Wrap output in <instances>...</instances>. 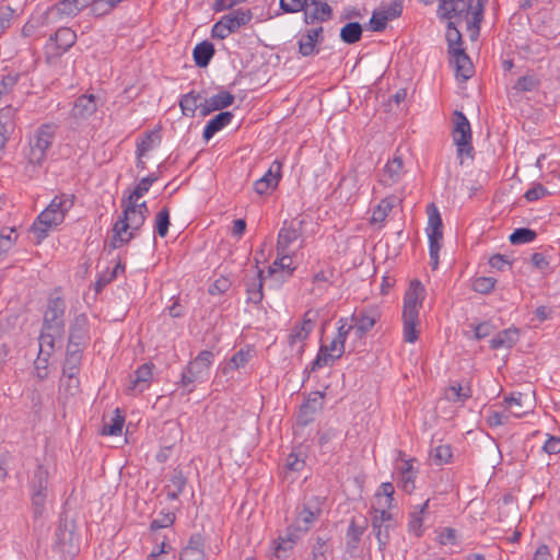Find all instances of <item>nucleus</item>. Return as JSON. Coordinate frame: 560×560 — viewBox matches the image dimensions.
I'll return each instance as SVG.
<instances>
[{
  "mask_svg": "<svg viewBox=\"0 0 560 560\" xmlns=\"http://www.w3.org/2000/svg\"><path fill=\"white\" fill-rule=\"evenodd\" d=\"M487 1L488 0H440L438 15L440 19H452L464 22L470 39L476 40L479 36Z\"/></svg>",
  "mask_w": 560,
  "mask_h": 560,
  "instance_id": "obj_1",
  "label": "nucleus"
},
{
  "mask_svg": "<svg viewBox=\"0 0 560 560\" xmlns=\"http://www.w3.org/2000/svg\"><path fill=\"white\" fill-rule=\"evenodd\" d=\"M121 215L113 226V236L109 243L112 249L119 248L135 238L149 215L145 201L133 203L121 200Z\"/></svg>",
  "mask_w": 560,
  "mask_h": 560,
  "instance_id": "obj_2",
  "label": "nucleus"
},
{
  "mask_svg": "<svg viewBox=\"0 0 560 560\" xmlns=\"http://www.w3.org/2000/svg\"><path fill=\"white\" fill-rule=\"evenodd\" d=\"M425 298V290L419 280H412L404 295L402 334L404 340L413 343L419 338V313Z\"/></svg>",
  "mask_w": 560,
  "mask_h": 560,
  "instance_id": "obj_3",
  "label": "nucleus"
},
{
  "mask_svg": "<svg viewBox=\"0 0 560 560\" xmlns=\"http://www.w3.org/2000/svg\"><path fill=\"white\" fill-rule=\"evenodd\" d=\"M214 362V353L203 350L190 360L183 369L178 385L185 393L190 394L195 390L196 384L205 383L210 375V369Z\"/></svg>",
  "mask_w": 560,
  "mask_h": 560,
  "instance_id": "obj_4",
  "label": "nucleus"
},
{
  "mask_svg": "<svg viewBox=\"0 0 560 560\" xmlns=\"http://www.w3.org/2000/svg\"><path fill=\"white\" fill-rule=\"evenodd\" d=\"M56 130L55 124H44L37 128L30 141V163L40 165L45 161L47 151L55 140Z\"/></svg>",
  "mask_w": 560,
  "mask_h": 560,
  "instance_id": "obj_5",
  "label": "nucleus"
},
{
  "mask_svg": "<svg viewBox=\"0 0 560 560\" xmlns=\"http://www.w3.org/2000/svg\"><path fill=\"white\" fill-rule=\"evenodd\" d=\"M453 130L452 138L457 147V154L459 158H472V135L471 127L467 117L459 110L453 113Z\"/></svg>",
  "mask_w": 560,
  "mask_h": 560,
  "instance_id": "obj_6",
  "label": "nucleus"
},
{
  "mask_svg": "<svg viewBox=\"0 0 560 560\" xmlns=\"http://www.w3.org/2000/svg\"><path fill=\"white\" fill-rule=\"evenodd\" d=\"M428 237H429V254H430V266L432 269H436L439 266V252L441 249V242L443 238L442 232V219L438 208L431 203L428 206Z\"/></svg>",
  "mask_w": 560,
  "mask_h": 560,
  "instance_id": "obj_7",
  "label": "nucleus"
},
{
  "mask_svg": "<svg viewBox=\"0 0 560 560\" xmlns=\"http://www.w3.org/2000/svg\"><path fill=\"white\" fill-rule=\"evenodd\" d=\"M48 488V471L38 466L31 481L32 508L35 517H40L45 511Z\"/></svg>",
  "mask_w": 560,
  "mask_h": 560,
  "instance_id": "obj_8",
  "label": "nucleus"
},
{
  "mask_svg": "<svg viewBox=\"0 0 560 560\" xmlns=\"http://www.w3.org/2000/svg\"><path fill=\"white\" fill-rule=\"evenodd\" d=\"M322 504L323 500L319 497H312L305 503L298 506L292 523L295 528L306 534L322 514Z\"/></svg>",
  "mask_w": 560,
  "mask_h": 560,
  "instance_id": "obj_9",
  "label": "nucleus"
},
{
  "mask_svg": "<svg viewBox=\"0 0 560 560\" xmlns=\"http://www.w3.org/2000/svg\"><path fill=\"white\" fill-rule=\"evenodd\" d=\"M315 326V318L311 311H307L301 323H296L288 335V345L291 351L302 355L305 348V341Z\"/></svg>",
  "mask_w": 560,
  "mask_h": 560,
  "instance_id": "obj_10",
  "label": "nucleus"
},
{
  "mask_svg": "<svg viewBox=\"0 0 560 560\" xmlns=\"http://www.w3.org/2000/svg\"><path fill=\"white\" fill-rule=\"evenodd\" d=\"M371 525L378 542V549L384 550L390 540L389 533L395 527L392 513L386 510L374 509Z\"/></svg>",
  "mask_w": 560,
  "mask_h": 560,
  "instance_id": "obj_11",
  "label": "nucleus"
},
{
  "mask_svg": "<svg viewBox=\"0 0 560 560\" xmlns=\"http://www.w3.org/2000/svg\"><path fill=\"white\" fill-rule=\"evenodd\" d=\"M65 300L60 296L50 298L44 314L43 328L57 334L63 332Z\"/></svg>",
  "mask_w": 560,
  "mask_h": 560,
  "instance_id": "obj_12",
  "label": "nucleus"
},
{
  "mask_svg": "<svg viewBox=\"0 0 560 560\" xmlns=\"http://www.w3.org/2000/svg\"><path fill=\"white\" fill-rule=\"evenodd\" d=\"M406 173L404 160L397 151L378 173V183L384 187H392L399 184Z\"/></svg>",
  "mask_w": 560,
  "mask_h": 560,
  "instance_id": "obj_13",
  "label": "nucleus"
},
{
  "mask_svg": "<svg viewBox=\"0 0 560 560\" xmlns=\"http://www.w3.org/2000/svg\"><path fill=\"white\" fill-rule=\"evenodd\" d=\"M89 0H61L55 5L50 7L43 18L46 22L56 21L62 16H75L84 8L89 5Z\"/></svg>",
  "mask_w": 560,
  "mask_h": 560,
  "instance_id": "obj_14",
  "label": "nucleus"
},
{
  "mask_svg": "<svg viewBox=\"0 0 560 560\" xmlns=\"http://www.w3.org/2000/svg\"><path fill=\"white\" fill-rule=\"evenodd\" d=\"M381 318V312L376 306H368L351 315V323L354 326L355 335L361 338L370 331Z\"/></svg>",
  "mask_w": 560,
  "mask_h": 560,
  "instance_id": "obj_15",
  "label": "nucleus"
},
{
  "mask_svg": "<svg viewBox=\"0 0 560 560\" xmlns=\"http://www.w3.org/2000/svg\"><path fill=\"white\" fill-rule=\"evenodd\" d=\"M90 340L89 319L85 314L77 315L69 328L68 347L84 349Z\"/></svg>",
  "mask_w": 560,
  "mask_h": 560,
  "instance_id": "obj_16",
  "label": "nucleus"
},
{
  "mask_svg": "<svg viewBox=\"0 0 560 560\" xmlns=\"http://www.w3.org/2000/svg\"><path fill=\"white\" fill-rule=\"evenodd\" d=\"M345 353V345L334 338L329 345H322L315 360L312 362V370L331 365Z\"/></svg>",
  "mask_w": 560,
  "mask_h": 560,
  "instance_id": "obj_17",
  "label": "nucleus"
},
{
  "mask_svg": "<svg viewBox=\"0 0 560 560\" xmlns=\"http://www.w3.org/2000/svg\"><path fill=\"white\" fill-rule=\"evenodd\" d=\"M324 40V28L318 25L301 32L298 39L299 54L308 57L318 52L317 44Z\"/></svg>",
  "mask_w": 560,
  "mask_h": 560,
  "instance_id": "obj_18",
  "label": "nucleus"
},
{
  "mask_svg": "<svg viewBox=\"0 0 560 560\" xmlns=\"http://www.w3.org/2000/svg\"><path fill=\"white\" fill-rule=\"evenodd\" d=\"M282 177V164L278 160L273 161L259 179L254 183V190L258 195H267L277 188Z\"/></svg>",
  "mask_w": 560,
  "mask_h": 560,
  "instance_id": "obj_19",
  "label": "nucleus"
},
{
  "mask_svg": "<svg viewBox=\"0 0 560 560\" xmlns=\"http://www.w3.org/2000/svg\"><path fill=\"white\" fill-rule=\"evenodd\" d=\"M306 8L304 9V22L307 25L327 22L332 18V9L326 0H308Z\"/></svg>",
  "mask_w": 560,
  "mask_h": 560,
  "instance_id": "obj_20",
  "label": "nucleus"
},
{
  "mask_svg": "<svg viewBox=\"0 0 560 560\" xmlns=\"http://www.w3.org/2000/svg\"><path fill=\"white\" fill-rule=\"evenodd\" d=\"M301 224V221H292L290 224L284 222L278 234L277 253H289L290 246L302 237Z\"/></svg>",
  "mask_w": 560,
  "mask_h": 560,
  "instance_id": "obj_21",
  "label": "nucleus"
},
{
  "mask_svg": "<svg viewBox=\"0 0 560 560\" xmlns=\"http://www.w3.org/2000/svg\"><path fill=\"white\" fill-rule=\"evenodd\" d=\"M63 220L61 217H57L54 212L49 211L48 208L43 210L35 222L32 225L33 233L37 236L38 242L45 238L48 234V231L51 228H55L61 224Z\"/></svg>",
  "mask_w": 560,
  "mask_h": 560,
  "instance_id": "obj_22",
  "label": "nucleus"
},
{
  "mask_svg": "<svg viewBox=\"0 0 560 560\" xmlns=\"http://www.w3.org/2000/svg\"><path fill=\"white\" fill-rule=\"evenodd\" d=\"M97 98L93 94L79 96L71 109V116L75 119H88L97 110Z\"/></svg>",
  "mask_w": 560,
  "mask_h": 560,
  "instance_id": "obj_23",
  "label": "nucleus"
},
{
  "mask_svg": "<svg viewBox=\"0 0 560 560\" xmlns=\"http://www.w3.org/2000/svg\"><path fill=\"white\" fill-rule=\"evenodd\" d=\"M152 368L153 364L144 363L140 365L136 372L133 377L130 381V385L127 390L132 394H141L143 393L151 383L152 380Z\"/></svg>",
  "mask_w": 560,
  "mask_h": 560,
  "instance_id": "obj_24",
  "label": "nucleus"
},
{
  "mask_svg": "<svg viewBox=\"0 0 560 560\" xmlns=\"http://www.w3.org/2000/svg\"><path fill=\"white\" fill-rule=\"evenodd\" d=\"M234 100L235 97L232 93L220 91L218 94L206 98L205 102L200 104V113L206 116L214 110H221L232 105Z\"/></svg>",
  "mask_w": 560,
  "mask_h": 560,
  "instance_id": "obj_25",
  "label": "nucleus"
},
{
  "mask_svg": "<svg viewBox=\"0 0 560 560\" xmlns=\"http://www.w3.org/2000/svg\"><path fill=\"white\" fill-rule=\"evenodd\" d=\"M402 192L404 190L400 191V195H390L383 198L373 210L371 223H383L390 213V211L393 210V208L401 203Z\"/></svg>",
  "mask_w": 560,
  "mask_h": 560,
  "instance_id": "obj_26",
  "label": "nucleus"
},
{
  "mask_svg": "<svg viewBox=\"0 0 560 560\" xmlns=\"http://www.w3.org/2000/svg\"><path fill=\"white\" fill-rule=\"evenodd\" d=\"M450 55L455 63L456 75L460 77L463 80H468L474 73V68L465 49L457 48Z\"/></svg>",
  "mask_w": 560,
  "mask_h": 560,
  "instance_id": "obj_27",
  "label": "nucleus"
},
{
  "mask_svg": "<svg viewBox=\"0 0 560 560\" xmlns=\"http://www.w3.org/2000/svg\"><path fill=\"white\" fill-rule=\"evenodd\" d=\"M221 19L228 25L230 31L232 33H235L242 26L248 24L252 21L253 13L250 10L237 9V10H233L230 13L223 15Z\"/></svg>",
  "mask_w": 560,
  "mask_h": 560,
  "instance_id": "obj_28",
  "label": "nucleus"
},
{
  "mask_svg": "<svg viewBox=\"0 0 560 560\" xmlns=\"http://www.w3.org/2000/svg\"><path fill=\"white\" fill-rule=\"evenodd\" d=\"M233 118L231 112H221L210 119L202 132V137L206 141H209L218 131L228 126Z\"/></svg>",
  "mask_w": 560,
  "mask_h": 560,
  "instance_id": "obj_29",
  "label": "nucleus"
},
{
  "mask_svg": "<svg viewBox=\"0 0 560 560\" xmlns=\"http://www.w3.org/2000/svg\"><path fill=\"white\" fill-rule=\"evenodd\" d=\"M323 398H324L323 393L314 392L308 396L307 400L301 406V417L304 418L303 419L304 424L312 421L313 416L316 413V411L322 409Z\"/></svg>",
  "mask_w": 560,
  "mask_h": 560,
  "instance_id": "obj_30",
  "label": "nucleus"
},
{
  "mask_svg": "<svg viewBox=\"0 0 560 560\" xmlns=\"http://www.w3.org/2000/svg\"><path fill=\"white\" fill-rule=\"evenodd\" d=\"M518 340V331L515 328H508L499 331L491 340V349L512 348Z\"/></svg>",
  "mask_w": 560,
  "mask_h": 560,
  "instance_id": "obj_31",
  "label": "nucleus"
},
{
  "mask_svg": "<svg viewBox=\"0 0 560 560\" xmlns=\"http://www.w3.org/2000/svg\"><path fill=\"white\" fill-rule=\"evenodd\" d=\"M416 472L413 470L412 460H405L399 468V482L398 487L406 493H411L415 486Z\"/></svg>",
  "mask_w": 560,
  "mask_h": 560,
  "instance_id": "obj_32",
  "label": "nucleus"
},
{
  "mask_svg": "<svg viewBox=\"0 0 560 560\" xmlns=\"http://www.w3.org/2000/svg\"><path fill=\"white\" fill-rule=\"evenodd\" d=\"M187 479L179 470H174L171 475L167 485L165 486L166 497L168 500H176L184 491Z\"/></svg>",
  "mask_w": 560,
  "mask_h": 560,
  "instance_id": "obj_33",
  "label": "nucleus"
},
{
  "mask_svg": "<svg viewBox=\"0 0 560 560\" xmlns=\"http://www.w3.org/2000/svg\"><path fill=\"white\" fill-rule=\"evenodd\" d=\"M158 180V176L155 174H150L147 177H143L137 186L128 194L124 195L122 201L139 203L138 200L144 196L150 189V187Z\"/></svg>",
  "mask_w": 560,
  "mask_h": 560,
  "instance_id": "obj_34",
  "label": "nucleus"
},
{
  "mask_svg": "<svg viewBox=\"0 0 560 560\" xmlns=\"http://www.w3.org/2000/svg\"><path fill=\"white\" fill-rule=\"evenodd\" d=\"M292 265V257L289 253H278L277 259L269 266L268 273L270 276H276L278 273H284L285 278L292 276L294 271V267Z\"/></svg>",
  "mask_w": 560,
  "mask_h": 560,
  "instance_id": "obj_35",
  "label": "nucleus"
},
{
  "mask_svg": "<svg viewBox=\"0 0 560 560\" xmlns=\"http://www.w3.org/2000/svg\"><path fill=\"white\" fill-rule=\"evenodd\" d=\"M447 20V27H446V42H447V48L448 54L454 52L457 48H463V37L462 33L457 28V25L462 24L463 22H458L452 19Z\"/></svg>",
  "mask_w": 560,
  "mask_h": 560,
  "instance_id": "obj_36",
  "label": "nucleus"
},
{
  "mask_svg": "<svg viewBox=\"0 0 560 560\" xmlns=\"http://www.w3.org/2000/svg\"><path fill=\"white\" fill-rule=\"evenodd\" d=\"M214 55V47L210 42H201L194 48L192 56L196 65L200 68L207 67Z\"/></svg>",
  "mask_w": 560,
  "mask_h": 560,
  "instance_id": "obj_37",
  "label": "nucleus"
},
{
  "mask_svg": "<svg viewBox=\"0 0 560 560\" xmlns=\"http://www.w3.org/2000/svg\"><path fill=\"white\" fill-rule=\"evenodd\" d=\"M82 351L80 348H71L67 347V354L63 364V373L70 375H78L80 371L81 360H82Z\"/></svg>",
  "mask_w": 560,
  "mask_h": 560,
  "instance_id": "obj_38",
  "label": "nucleus"
},
{
  "mask_svg": "<svg viewBox=\"0 0 560 560\" xmlns=\"http://www.w3.org/2000/svg\"><path fill=\"white\" fill-rule=\"evenodd\" d=\"M50 39L56 43L58 48L67 51L74 45L77 35L70 27H60L54 35L50 36Z\"/></svg>",
  "mask_w": 560,
  "mask_h": 560,
  "instance_id": "obj_39",
  "label": "nucleus"
},
{
  "mask_svg": "<svg viewBox=\"0 0 560 560\" xmlns=\"http://www.w3.org/2000/svg\"><path fill=\"white\" fill-rule=\"evenodd\" d=\"M429 506V500L423 502L421 505L415 506L413 511L409 514L408 527L409 530L412 532L416 536H420L422 534V524L425 510Z\"/></svg>",
  "mask_w": 560,
  "mask_h": 560,
  "instance_id": "obj_40",
  "label": "nucleus"
},
{
  "mask_svg": "<svg viewBox=\"0 0 560 560\" xmlns=\"http://www.w3.org/2000/svg\"><path fill=\"white\" fill-rule=\"evenodd\" d=\"M262 287V270H258L253 281L247 283V301L254 304H259L264 298Z\"/></svg>",
  "mask_w": 560,
  "mask_h": 560,
  "instance_id": "obj_41",
  "label": "nucleus"
},
{
  "mask_svg": "<svg viewBox=\"0 0 560 560\" xmlns=\"http://www.w3.org/2000/svg\"><path fill=\"white\" fill-rule=\"evenodd\" d=\"M73 206V196H56L51 202L47 206L49 211L54 212L57 217H61L65 220L66 213Z\"/></svg>",
  "mask_w": 560,
  "mask_h": 560,
  "instance_id": "obj_42",
  "label": "nucleus"
},
{
  "mask_svg": "<svg viewBox=\"0 0 560 560\" xmlns=\"http://www.w3.org/2000/svg\"><path fill=\"white\" fill-rule=\"evenodd\" d=\"M62 334L54 332L52 330L42 329L39 336V355L40 358H48L54 351L55 339L61 337Z\"/></svg>",
  "mask_w": 560,
  "mask_h": 560,
  "instance_id": "obj_43",
  "label": "nucleus"
},
{
  "mask_svg": "<svg viewBox=\"0 0 560 560\" xmlns=\"http://www.w3.org/2000/svg\"><path fill=\"white\" fill-rule=\"evenodd\" d=\"M366 520H364L362 525L357 524L353 518L351 520L346 535L347 545L350 549H355L359 546V542L361 541V538L366 529Z\"/></svg>",
  "mask_w": 560,
  "mask_h": 560,
  "instance_id": "obj_44",
  "label": "nucleus"
},
{
  "mask_svg": "<svg viewBox=\"0 0 560 560\" xmlns=\"http://www.w3.org/2000/svg\"><path fill=\"white\" fill-rule=\"evenodd\" d=\"M362 37V26L359 22L347 23L340 30V39L346 44H354Z\"/></svg>",
  "mask_w": 560,
  "mask_h": 560,
  "instance_id": "obj_45",
  "label": "nucleus"
},
{
  "mask_svg": "<svg viewBox=\"0 0 560 560\" xmlns=\"http://www.w3.org/2000/svg\"><path fill=\"white\" fill-rule=\"evenodd\" d=\"M125 423V417L119 409L115 410V416L110 419V422H104L102 434L104 435H119L121 434L122 427Z\"/></svg>",
  "mask_w": 560,
  "mask_h": 560,
  "instance_id": "obj_46",
  "label": "nucleus"
},
{
  "mask_svg": "<svg viewBox=\"0 0 560 560\" xmlns=\"http://www.w3.org/2000/svg\"><path fill=\"white\" fill-rule=\"evenodd\" d=\"M431 458L436 466L448 464L452 459V448L448 444H439L431 450Z\"/></svg>",
  "mask_w": 560,
  "mask_h": 560,
  "instance_id": "obj_47",
  "label": "nucleus"
},
{
  "mask_svg": "<svg viewBox=\"0 0 560 560\" xmlns=\"http://www.w3.org/2000/svg\"><path fill=\"white\" fill-rule=\"evenodd\" d=\"M170 224V210L167 207H163L156 213L154 222V233H156L160 237H165L168 233Z\"/></svg>",
  "mask_w": 560,
  "mask_h": 560,
  "instance_id": "obj_48",
  "label": "nucleus"
},
{
  "mask_svg": "<svg viewBox=\"0 0 560 560\" xmlns=\"http://www.w3.org/2000/svg\"><path fill=\"white\" fill-rule=\"evenodd\" d=\"M524 398L525 396L523 394L517 393L516 395H512L504 399V402L511 410V413L516 418H521L522 416L529 412V409H523Z\"/></svg>",
  "mask_w": 560,
  "mask_h": 560,
  "instance_id": "obj_49",
  "label": "nucleus"
},
{
  "mask_svg": "<svg viewBox=\"0 0 560 560\" xmlns=\"http://www.w3.org/2000/svg\"><path fill=\"white\" fill-rule=\"evenodd\" d=\"M199 94H195L194 92H189L180 97L179 106L185 116H194L196 109L199 107L198 104Z\"/></svg>",
  "mask_w": 560,
  "mask_h": 560,
  "instance_id": "obj_50",
  "label": "nucleus"
},
{
  "mask_svg": "<svg viewBox=\"0 0 560 560\" xmlns=\"http://www.w3.org/2000/svg\"><path fill=\"white\" fill-rule=\"evenodd\" d=\"M537 237V233L527 228L516 229L509 237L510 242L513 245H521L526 243H532Z\"/></svg>",
  "mask_w": 560,
  "mask_h": 560,
  "instance_id": "obj_51",
  "label": "nucleus"
},
{
  "mask_svg": "<svg viewBox=\"0 0 560 560\" xmlns=\"http://www.w3.org/2000/svg\"><path fill=\"white\" fill-rule=\"evenodd\" d=\"M249 359H250L249 350H243V349L238 350L230 359L226 366L223 368V373H226L229 370H236V369L245 366L248 363Z\"/></svg>",
  "mask_w": 560,
  "mask_h": 560,
  "instance_id": "obj_52",
  "label": "nucleus"
},
{
  "mask_svg": "<svg viewBox=\"0 0 560 560\" xmlns=\"http://www.w3.org/2000/svg\"><path fill=\"white\" fill-rule=\"evenodd\" d=\"M445 396L451 401H465L471 396L470 387H462L459 384H454L450 386Z\"/></svg>",
  "mask_w": 560,
  "mask_h": 560,
  "instance_id": "obj_53",
  "label": "nucleus"
},
{
  "mask_svg": "<svg viewBox=\"0 0 560 560\" xmlns=\"http://www.w3.org/2000/svg\"><path fill=\"white\" fill-rule=\"evenodd\" d=\"M72 541V530L68 529L66 523L60 522L55 533V545L57 548L65 549Z\"/></svg>",
  "mask_w": 560,
  "mask_h": 560,
  "instance_id": "obj_54",
  "label": "nucleus"
},
{
  "mask_svg": "<svg viewBox=\"0 0 560 560\" xmlns=\"http://www.w3.org/2000/svg\"><path fill=\"white\" fill-rule=\"evenodd\" d=\"M13 127L11 120V108H2L0 110V149L5 144V133Z\"/></svg>",
  "mask_w": 560,
  "mask_h": 560,
  "instance_id": "obj_55",
  "label": "nucleus"
},
{
  "mask_svg": "<svg viewBox=\"0 0 560 560\" xmlns=\"http://www.w3.org/2000/svg\"><path fill=\"white\" fill-rule=\"evenodd\" d=\"M14 232V229H11L8 233H5L4 230L0 232V261L7 256L8 252L16 242V235H13Z\"/></svg>",
  "mask_w": 560,
  "mask_h": 560,
  "instance_id": "obj_56",
  "label": "nucleus"
},
{
  "mask_svg": "<svg viewBox=\"0 0 560 560\" xmlns=\"http://www.w3.org/2000/svg\"><path fill=\"white\" fill-rule=\"evenodd\" d=\"M497 280L492 277H478L472 281V290L481 293L488 294L490 293L495 285Z\"/></svg>",
  "mask_w": 560,
  "mask_h": 560,
  "instance_id": "obj_57",
  "label": "nucleus"
},
{
  "mask_svg": "<svg viewBox=\"0 0 560 560\" xmlns=\"http://www.w3.org/2000/svg\"><path fill=\"white\" fill-rule=\"evenodd\" d=\"M395 488L392 482H383L380 490L376 492V497L384 495L385 502L382 504V510H390L394 502Z\"/></svg>",
  "mask_w": 560,
  "mask_h": 560,
  "instance_id": "obj_58",
  "label": "nucleus"
},
{
  "mask_svg": "<svg viewBox=\"0 0 560 560\" xmlns=\"http://www.w3.org/2000/svg\"><path fill=\"white\" fill-rule=\"evenodd\" d=\"M329 545L327 539L317 537L315 544L312 547V560H327V552Z\"/></svg>",
  "mask_w": 560,
  "mask_h": 560,
  "instance_id": "obj_59",
  "label": "nucleus"
},
{
  "mask_svg": "<svg viewBox=\"0 0 560 560\" xmlns=\"http://www.w3.org/2000/svg\"><path fill=\"white\" fill-rule=\"evenodd\" d=\"M307 4L308 0H280V8L285 13H296L304 11Z\"/></svg>",
  "mask_w": 560,
  "mask_h": 560,
  "instance_id": "obj_60",
  "label": "nucleus"
},
{
  "mask_svg": "<svg viewBox=\"0 0 560 560\" xmlns=\"http://www.w3.org/2000/svg\"><path fill=\"white\" fill-rule=\"evenodd\" d=\"M378 11H381V13H383V15H385L388 21H392L401 15L402 3L398 0H395L387 5L380 8Z\"/></svg>",
  "mask_w": 560,
  "mask_h": 560,
  "instance_id": "obj_61",
  "label": "nucleus"
},
{
  "mask_svg": "<svg viewBox=\"0 0 560 560\" xmlns=\"http://www.w3.org/2000/svg\"><path fill=\"white\" fill-rule=\"evenodd\" d=\"M293 545L283 539L280 535L275 540V556L279 559H287L293 549Z\"/></svg>",
  "mask_w": 560,
  "mask_h": 560,
  "instance_id": "obj_62",
  "label": "nucleus"
},
{
  "mask_svg": "<svg viewBox=\"0 0 560 560\" xmlns=\"http://www.w3.org/2000/svg\"><path fill=\"white\" fill-rule=\"evenodd\" d=\"M175 521V515L173 513H161L156 518H154L150 524L151 530H156L161 528H166L173 525Z\"/></svg>",
  "mask_w": 560,
  "mask_h": 560,
  "instance_id": "obj_63",
  "label": "nucleus"
},
{
  "mask_svg": "<svg viewBox=\"0 0 560 560\" xmlns=\"http://www.w3.org/2000/svg\"><path fill=\"white\" fill-rule=\"evenodd\" d=\"M179 560H206L203 549L185 547L180 553Z\"/></svg>",
  "mask_w": 560,
  "mask_h": 560,
  "instance_id": "obj_64",
  "label": "nucleus"
}]
</instances>
